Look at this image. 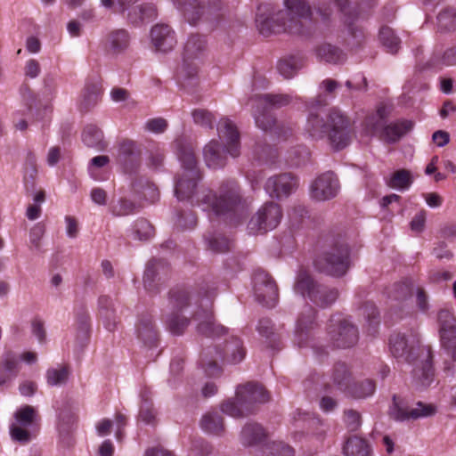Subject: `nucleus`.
Returning a JSON list of instances; mask_svg holds the SVG:
<instances>
[{
    "instance_id": "obj_1",
    "label": "nucleus",
    "mask_w": 456,
    "mask_h": 456,
    "mask_svg": "<svg viewBox=\"0 0 456 456\" xmlns=\"http://www.w3.org/2000/svg\"><path fill=\"white\" fill-rule=\"evenodd\" d=\"M216 295L214 283H201V370L206 376L214 379L222 375L224 361L236 364L246 356L243 342L238 337L225 339L224 347L221 348L219 341L227 330L215 320L213 303Z\"/></svg>"
},
{
    "instance_id": "obj_2",
    "label": "nucleus",
    "mask_w": 456,
    "mask_h": 456,
    "mask_svg": "<svg viewBox=\"0 0 456 456\" xmlns=\"http://www.w3.org/2000/svg\"><path fill=\"white\" fill-rule=\"evenodd\" d=\"M324 105L325 103L319 99L312 102L305 125V132L313 140L326 138L335 151L343 150L349 145L354 134L351 120L337 108L330 109L324 118L316 110L317 108Z\"/></svg>"
},
{
    "instance_id": "obj_3",
    "label": "nucleus",
    "mask_w": 456,
    "mask_h": 456,
    "mask_svg": "<svg viewBox=\"0 0 456 456\" xmlns=\"http://www.w3.org/2000/svg\"><path fill=\"white\" fill-rule=\"evenodd\" d=\"M286 13H273L269 4L257 7L256 23L259 32L268 37L272 34L289 32L306 35L305 26L311 21V9L305 0H285Z\"/></svg>"
},
{
    "instance_id": "obj_4",
    "label": "nucleus",
    "mask_w": 456,
    "mask_h": 456,
    "mask_svg": "<svg viewBox=\"0 0 456 456\" xmlns=\"http://www.w3.org/2000/svg\"><path fill=\"white\" fill-rule=\"evenodd\" d=\"M221 144L211 141L204 148V159L208 167H223L226 162V154L237 158L240 154V132L229 118H221L217 125Z\"/></svg>"
},
{
    "instance_id": "obj_5",
    "label": "nucleus",
    "mask_w": 456,
    "mask_h": 456,
    "mask_svg": "<svg viewBox=\"0 0 456 456\" xmlns=\"http://www.w3.org/2000/svg\"><path fill=\"white\" fill-rule=\"evenodd\" d=\"M201 190V203L211 206L216 215L227 216L231 222L237 224L242 218L246 208V201L242 199L240 189L235 180H228L220 186L217 197L211 191Z\"/></svg>"
},
{
    "instance_id": "obj_6",
    "label": "nucleus",
    "mask_w": 456,
    "mask_h": 456,
    "mask_svg": "<svg viewBox=\"0 0 456 456\" xmlns=\"http://www.w3.org/2000/svg\"><path fill=\"white\" fill-rule=\"evenodd\" d=\"M314 265L321 273L336 278L344 276L351 266L348 245L340 238L328 239L316 256Z\"/></svg>"
},
{
    "instance_id": "obj_7",
    "label": "nucleus",
    "mask_w": 456,
    "mask_h": 456,
    "mask_svg": "<svg viewBox=\"0 0 456 456\" xmlns=\"http://www.w3.org/2000/svg\"><path fill=\"white\" fill-rule=\"evenodd\" d=\"M199 69L200 36L191 34L184 44L177 73L178 83L188 93L194 91L199 86Z\"/></svg>"
},
{
    "instance_id": "obj_8",
    "label": "nucleus",
    "mask_w": 456,
    "mask_h": 456,
    "mask_svg": "<svg viewBox=\"0 0 456 456\" xmlns=\"http://www.w3.org/2000/svg\"><path fill=\"white\" fill-rule=\"evenodd\" d=\"M294 290L322 308L332 305L338 297L337 289L316 281L310 272L305 268H301L297 273Z\"/></svg>"
},
{
    "instance_id": "obj_9",
    "label": "nucleus",
    "mask_w": 456,
    "mask_h": 456,
    "mask_svg": "<svg viewBox=\"0 0 456 456\" xmlns=\"http://www.w3.org/2000/svg\"><path fill=\"white\" fill-rule=\"evenodd\" d=\"M195 292L189 287L177 286L168 292V302L173 312L167 315L165 323L167 329L173 335H182L190 323V320L178 314L179 311L188 307Z\"/></svg>"
},
{
    "instance_id": "obj_10",
    "label": "nucleus",
    "mask_w": 456,
    "mask_h": 456,
    "mask_svg": "<svg viewBox=\"0 0 456 456\" xmlns=\"http://www.w3.org/2000/svg\"><path fill=\"white\" fill-rule=\"evenodd\" d=\"M343 13L344 22L347 27V37L345 44L351 50L362 47L366 41L363 28L357 25V21L366 19L369 14L362 10V6L351 8L347 0H332Z\"/></svg>"
},
{
    "instance_id": "obj_11",
    "label": "nucleus",
    "mask_w": 456,
    "mask_h": 456,
    "mask_svg": "<svg viewBox=\"0 0 456 456\" xmlns=\"http://www.w3.org/2000/svg\"><path fill=\"white\" fill-rule=\"evenodd\" d=\"M327 334L333 346L337 348L352 347L359 339L357 327L342 314H334L330 317Z\"/></svg>"
},
{
    "instance_id": "obj_12",
    "label": "nucleus",
    "mask_w": 456,
    "mask_h": 456,
    "mask_svg": "<svg viewBox=\"0 0 456 456\" xmlns=\"http://www.w3.org/2000/svg\"><path fill=\"white\" fill-rule=\"evenodd\" d=\"M315 314L316 311L314 307L309 305H305L297 321L295 343L300 348L307 346L312 347L314 352L318 356L322 357L327 355L328 352L324 348L319 347L313 343L314 330L317 325L315 322Z\"/></svg>"
},
{
    "instance_id": "obj_13",
    "label": "nucleus",
    "mask_w": 456,
    "mask_h": 456,
    "mask_svg": "<svg viewBox=\"0 0 456 456\" xmlns=\"http://www.w3.org/2000/svg\"><path fill=\"white\" fill-rule=\"evenodd\" d=\"M389 350L401 362H414L419 357L420 342L417 334L395 333L389 338Z\"/></svg>"
},
{
    "instance_id": "obj_14",
    "label": "nucleus",
    "mask_w": 456,
    "mask_h": 456,
    "mask_svg": "<svg viewBox=\"0 0 456 456\" xmlns=\"http://www.w3.org/2000/svg\"><path fill=\"white\" fill-rule=\"evenodd\" d=\"M282 218V210L278 203L266 202L248 224L250 233H265L278 226Z\"/></svg>"
},
{
    "instance_id": "obj_15",
    "label": "nucleus",
    "mask_w": 456,
    "mask_h": 456,
    "mask_svg": "<svg viewBox=\"0 0 456 456\" xmlns=\"http://www.w3.org/2000/svg\"><path fill=\"white\" fill-rule=\"evenodd\" d=\"M254 292L259 303L266 307H274L278 302V286L273 278L263 270L256 271L253 276Z\"/></svg>"
},
{
    "instance_id": "obj_16",
    "label": "nucleus",
    "mask_w": 456,
    "mask_h": 456,
    "mask_svg": "<svg viewBox=\"0 0 456 456\" xmlns=\"http://www.w3.org/2000/svg\"><path fill=\"white\" fill-rule=\"evenodd\" d=\"M170 275V266L163 259H152L147 264L143 285L145 289L152 295L160 292L162 285L166 283Z\"/></svg>"
},
{
    "instance_id": "obj_17",
    "label": "nucleus",
    "mask_w": 456,
    "mask_h": 456,
    "mask_svg": "<svg viewBox=\"0 0 456 456\" xmlns=\"http://www.w3.org/2000/svg\"><path fill=\"white\" fill-rule=\"evenodd\" d=\"M37 416V411L31 405H24L18 409L14 413V422L10 425L12 439L20 443H28L31 438L28 428L34 424Z\"/></svg>"
},
{
    "instance_id": "obj_18",
    "label": "nucleus",
    "mask_w": 456,
    "mask_h": 456,
    "mask_svg": "<svg viewBox=\"0 0 456 456\" xmlns=\"http://www.w3.org/2000/svg\"><path fill=\"white\" fill-rule=\"evenodd\" d=\"M269 399V393L258 383L248 382L237 387L236 400H238L241 405H245L247 413H254L256 403H265L268 402Z\"/></svg>"
},
{
    "instance_id": "obj_19",
    "label": "nucleus",
    "mask_w": 456,
    "mask_h": 456,
    "mask_svg": "<svg viewBox=\"0 0 456 456\" xmlns=\"http://www.w3.org/2000/svg\"><path fill=\"white\" fill-rule=\"evenodd\" d=\"M339 181L332 171H327L318 175L311 183L310 196L319 201L335 198L339 191Z\"/></svg>"
},
{
    "instance_id": "obj_20",
    "label": "nucleus",
    "mask_w": 456,
    "mask_h": 456,
    "mask_svg": "<svg viewBox=\"0 0 456 456\" xmlns=\"http://www.w3.org/2000/svg\"><path fill=\"white\" fill-rule=\"evenodd\" d=\"M298 186V179L290 173H282L269 177L265 184V191L273 198L289 197Z\"/></svg>"
},
{
    "instance_id": "obj_21",
    "label": "nucleus",
    "mask_w": 456,
    "mask_h": 456,
    "mask_svg": "<svg viewBox=\"0 0 456 456\" xmlns=\"http://www.w3.org/2000/svg\"><path fill=\"white\" fill-rule=\"evenodd\" d=\"M436 412V408L432 403L418 402L415 407H403L400 405V398L395 395L393 396V409L391 414L396 420L403 421L411 419H417L426 418L434 415Z\"/></svg>"
},
{
    "instance_id": "obj_22",
    "label": "nucleus",
    "mask_w": 456,
    "mask_h": 456,
    "mask_svg": "<svg viewBox=\"0 0 456 456\" xmlns=\"http://www.w3.org/2000/svg\"><path fill=\"white\" fill-rule=\"evenodd\" d=\"M200 178V171L193 174L183 173L176 181L175 192L180 201H188L191 205L200 203L198 194V180Z\"/></svg>"
},
{
    "instance_id": "obj_23",
    "label": "nucleus",
    "mask_w": 456,
    "mask_h": 456,
    "mask_svg": "<svg viewBox=\"0 0 456 456\" xmlns=\"http://www.w3.org/2000/svg\"><path fill=\"white\" fill-rule=\"evenodd\" d=\"M151 40L158 52L167 53L176 45L175 32L167 24L159 23L151 29Z\"/></svg>"
},
{
    "instance_id": "obj_24",
    "label": "nucleus",
    "mask_w": 456,
    "mask_h": 456,
    "mask_svg": "<svg viewBox=\"0 0 456 456\" xmlns=\"http://www.w3.org/2000/svg\"><path fill=\"white\" fill-rule=\"evenodd\" d=\"M141 151L136 143L131 140H125L118 147V162L126 173H133L140 164Z\"/></svg>"
},
{
    "instance_id": "obj_25",
    "label": "nucleus",
    "mask_w": 456,
    "mask_h": 456,
    "mask_svg": "<svg viewBox=\"0 0 456 456\" xmlns=\"http://www.w3.org/2000/svg\"><path fill=\"white\" fill-rule=\"evenodd\" d=\"M330 380L331 384L324 385L326 392L331 393L333 388H336L346 394L353 381L352 372L345 362H338L333 366Z\"/></svg>"
},
{
    "instance_id": "obj_26",
    "label": "nucleus",
    "mask_w": 456,
    "mask_h": 456,
    "mask_svg": "<svg viewBox=\"0 0 456 456\" xmlns=\"http://www.w3.org/2000/svg\"><path fill=\"white\" fill-rule=\"evenodd\" d=\"M98 317L109 331L117 329L119 319L116 314L114 302L109 296L103 295L98 298Z\"/></svg>"
},
{
    "instance_id": "obj_27",
    "label": "nucleus",
    "mask_w": 456,
    "mask_h": 456,
    "mask_svg": "<svg viewBox=\"0 0 456 456\" xmlns=\"http://www.w3.org/2000/svg\"><path fill=\"white\" fill-rule=\"evenodd\" d=\"M262 110L259 113H255L256 125L264 131L273 130L274 133L282 139H287L292 134L289 127H283L276 124L275 118L271 114L269 108L261 105Z\"/></svg>"
},
{
    "instance_id": "obj_28",
    "label": "nucleus",
    "mask_w": 456,
    "mask_h": 456,
    "mask_svg": "<svg viewBox=\"0 0 456 456\" xmlns=\"http://www.w3.org/2000/svg\"><path fill=\"white\" fill-rule=\"evenodd\" d=\"M137 338L147 347H155L159 343V334L151 316L141 318L137 325Z\"/></svg>"
},
{
    "instance_id": "obj_29",
    "label": "nucleus",
    "mask_w": 456,
    "mask_h": 456,
    "mask_svg": "<svg viewBox=\"0 0 456 456\" xmlns=\"http://www.w3.org/2000/svg\"><path fill=\"white\" fill-rule=\"evenodd\" d=\"M130 39V35L126 29H115L108 34L105 46L110 53L118 54L128 48Z\"/></svg>"
},
{
    "instance_id": "obj_30",
    "label": "nucleus",
    "mask_w": 456,
    "mask_h": 456,
    "mask_svg": "<svg viewBox=\"0 0 456 456\" xmlns=\"http://www.w3.org/2000/svg\"><path fill=\"white\" fill-rule=\"evenodd\" d=\"M158 10L154 4L143 3L133 7L127 14L128 20L134 25H139L143 21H150L156 19Z\"/></svg>"
},
{
    "instance_id": "obj_31",
    "label": "nucleus",
    "mask_w": 456,
    "mask_h": 456,
    "mask_svg": "<svg viewBox=\"0 0 456 456\" xmlns=\"http://www.w3.org/2000/svg\"><path fill=\"white\" fill-rule=\"evenodd\" d=\"M413 126V123L402 119L390 123L383 128L381 137L388 142L398 141L403 135L408 133Z\"/></svg>"
},
{
    "instance_id": "obj_32",
    "label": "nucleus",
    "mask_w": 456,
    "mask_h": 456,
    "mask_svg": "<svg viewBox=\"0 0 456 456\" xmlns=\"http://www.w3.org/2000/svg\"><path fill=\"white\" fill-rule=\"evenodd\" d=\"M267 436L264 428L257 423L246 424L240 433L241 444L245 446L258 444Z\"/></svg>"
},
{
    "instance_id": "obj_33",
    "label": "nucleus",
    "mask_w": 456,
    "mask_h": 456,
    "mask_svg": "<svg viewBox=\"0 0 456 456\" xmlns=\"http://www.w3.org/2000/svg\"><path fill=\"white\" fill-rule=\"evenodd\" d=\"M256 330L265 339L267 346L272 349H279L281 339L280 335L275 332L273 322L269 318H261L258 321Z\"/></svg>"
},
{
    "instance_id": "obj_34",
    "label": "nucleus",
    "mask_w": 456,
    "mask_h": 456,
    "mask_svg": "<svg viewBox=\"0 0 456 456\" xmlns=\"http://www.w3.org/2000/svg\"><path fill=\"white\" fill-rule=\"evenodd\" d=\"M140 206L134 200L126 197H120L117 200H112L110 205V212L115 217H124L138 213Z\"/></svg>"
},
{
    "instance_id": "obj_35",
    "label": "nucleus",
    "mask_w": 456,
    "mask_h": 456,
    "mask_svg": "<svg viewBox=\"0 0 456 456\" xmlns=\"http://www.w3.org/2000/svg\"><path fill=\"white\" fill-rule=\"evenodd\" d=\"M375 391V381L370 379H366L361 381H352L350 387L346 392V395L354 399H365L371 396Z\"/></svg>"
},
{
    "instance_id": "obj_36",
    "label": "nucleus",
    "mask_w": 456,
    "mask_h": 456,
    "mask_svg": "<svg viewBox=\"0 0 456 456\" xmlns=\"http://www.w3.org/2000/svg\"><path fill=\"white\" fill-rule=\"evenodd\" d=\"M440 324L441 341L454 338L456 336V319L449 310H441L437 315Z\"/></svg>"
},
{
    "instance_id": "obj_37",
    "label": "nucleus",
    "mask_w": 456,
    "mask_h": 456,
    "mask_svg": "<svg viewBox=\"0 0 456 456\" xmlns=\"http://www.w3.org/2000/svg\"><path fill=\"white\" fill-rule=\"evenodd\" d=\"M175 144L179 159L185 169L184 173L193 174L195 171H198L195 169L197 159L190 145H183L181 140H176Z\"/></svg>"
},
{
    "instance_id": "obj_38",
    "label": "nucleus",
    "mask_w": 456,
    "mask_h": 456,
    "mask_svg": "<svg viewBox=\"0 0 456 456\" xmlns=\"http://www.w3.org/2000/svg\"><path fill=\"white\" fill-rule=\"evenodd\" d=\"M82 140L84 143L92 148H97L98 150H104L107 146L103 141V134L94 125H87L83 131Z\"/></svg>"
},
{
    "instance_id": "obj_39",
    "label": "nucleus",
    "mask_w": 456,
    "mask_h": 456,
    "mask_svg": "<svg viewBox=\"0 0 456 456\" xmlns=\"http://www.w3.org/2000/svg\"><path fill=\"white\" fill-rule=\"evenodd\" d=\"M317 56L329 63L338 64L346 60V54L337 46L330 44H323L316 49Z\"/></svg>"
},
{
    "instance_id": "obj_40",
    "label": "nucleus",
    "mask_w": 456,
    "mask_h": 456,
    "mask_svg": "<svg viewBox=\"0 0 456 456\" xmlns=\"http://www.w3.org/2000/svg\"><path fill=\"white\" fill-rule=\"evenodd\" d=\"M346 456H369L370 448L366 440L358 436L349 437L343 448Z\"/></svg>"
},
{
    "instance_id": "obj_41",
    "label": "nucleus",
    "mask_w": 456,
    "mask_h": 456,
    "mask_svg": "<svg viewBox=\"0 0 456 456\" xmlns=\"http://www.w3.org/2000/svg\"><path fill=\"white\" fill-rule=\"evenodd\" d=\"M379 41L390 53H396L400 49L401 39L388 26H382L379 34Z\"/></svg>"
},
{
    "instance_id": "obj_42",
    "label": "nucleus",
    "mask_w": 456,
    "mask_h": 456,
    "mask_svg": "<svg viewBox=\"0 0 456 456\" xmlns=\"http://www.w3.org/2000/svg\"><path fill=\"white\" fill-rule=\"evenodd\" d=\"M444 66H456V45L446 49L444 53H435L428 62V68L441 69Z\"/></svg>"
},
{
    "instance_id": "obj_43",
    "label": "nucleus",
    "mask_w": 456,
    "mask_h": 456,
    "mask_svg": "<svg viewBox=\"0 0 456 456\" xmlns=\"http://www.w3.org/2000/svg\"><path fill=\"white\" fill-rule=\"evenodd\" d=\"M303 64L304 60L302 57L292 55L280 60L277 69L280 74L285 78H290L297 73Z\"/></svg>"
},
{
    "instance_id": "obj_44",
    "label": "nucleus",
    "mask_w": 456,
    "mask_h": 456,
    "mask_svg": "<svg viewBox=\"0 0 456 456\" xmlns=\"http://www.w3.org/2000/svg\"><path fill=\"white\" fill-rule=\"evenodd\" d=\"M102 94V88L98 84H87L83 91L81 109L89 110L99 102Z\"/></svg>"
},
{
    "instance_id": "obj_45",
    "label": "nucleus",
    "mask_w": 456,
    "mask_h": 456,
    "mask_svg": "<svg viewBox=\"0 0 456 456\" xmlns=\"http://www.w3.org/2000/svg\"><path fill=\"white\" fill-rule=\"evenodd\" d=\"M413 182L411 174L407 169H399L393 173L387 185L401 191L408 190Z\"/></svg>"
},
{
    "instance_id": "obj_46",
    "label": "nucleus",
    "mask_w": 456,
    "mask_h": 456,
    "mask_svg": "<svg viewBox=\"0 0 456 456\" xmlns=\"http://www.w3.org/2000/svg\"><path fill=\"white\" fill-rule=\"evenodd\" d=\"M201 428L210 434H221L224 430L222 416L216 411L205 414L201 418Z\"/></svg>"
},
{
    "instance_id": "obj_47",
    "label": "nucleus",
    "mask_w": 456,
    "mask_h": 456,
    "mask_svg": "<svg viewBox=\"0 0 456 456\" xmlns=\"http://www.w3.org/2000/svg\"><path fill=\"white\" fill-rule=\"evenodd\" d=\"M361 310L368 322L367 331L369 335L374 336L379 324V315L376 305L371 302H366L362 305Z\"/></svg>"
},
{
    "instance_id": "obj_48",
    "label": "nucleus",
    "mask_w": 456,
    "mask_h": 456,
    "mask_svg": "<svg viewBox=\"0 0 456 456\" xmlns=\"http://www.w3.org/2000/svg\"><path fill=\"white\" fill-rule=\"evenodd\" d=\"M0 368L16 378L20 371V358L11 350H6L0 357Z\"/></svg>"
},
{
    "instance_id": "obj_49",
    "label": "nucleus",
    "mask_w": 456,
    "mask_h": 456,
    "mask_svg": "<svg viewBox=\"0 0 456 456\" xmlns=\"http://www.w3.org/2000/svg\"><path fill=\"white\" fill-rule=\"evenodd\" d=\"M133 234L134 239L147 240L154 234V227L145 218H138L133 224Z\"/></svg>"
},
{
    "instance_id": "obj_50",
    "label": "nucleus",
    "mask_w": 456,
    "mask_h": 456,
    "mask_svg": "<svg viewBox=\"0 0 456 456\" xmlns=\"http://www.w3.org/2000/svg\"><path fill=\"white\" fill-rule=\"evenodd\" d=\"M181 9L187 21L191 25L196 26L200 20V2L198 0H186L182 4Z\"/></svg>"
},
{
    "instance_id": "obj_51",
    "label": "nucleus",
    "mask_w": 456,
    "mask_h": 456,
    "mask_svg": "<svg viewBox=\"0 0 456 456\" xmlns=\"http://www.w3.org/2000/svg\"><path fill=\"white\" fill-rule=\"evenodd\" d=\"M413 286L410 281L397 282L388 291V297L395 300H403L412 294Z\"/></svg>"
},
{
    "instance_id": "obj_52",
    "label": "nucleus",
    "mask_w": 456,
    "mask_h": 456,
    "mask_svg": "<svg viewBox=\"0 0 456 456\" xmlns=\"http://www.w3.org/2000/svg\"><path fill=\"white\" fill-rule=\"evenodd\" d=\"M260 105L269 107L281 108L288 105L291 102V97L289 94H263L258 97Z\"/></svg>"
},
{
    "instance_id": "obj_53",
    "label": "nucleus",
    "mask_w": 456,
    "mask_h": 456,
    "mask_svg": "<svg viewBox=\"0 0 456 456\" xmlns=\"http://www.w3.org/2000/svg\"><path fill=\"white\" fill-rule=\"evenodd\" d=\"M437 21L441 29L448 31L456 29V11L451 8L440 12Z\"/></svg>"
},
{
    "instance_id": "obj_54",
    "label": "nucleus",
    "mask_w": 456,
    "mask_h": 456,
    "mask_svg": "<svg viewBox=\"0 0 456 456\" xmlns=\"http://www.w3.org/2000/svg\"><path fill=\"white\" fill-rule=\"evenodd\" d=\"M175 225L182 231L193 229L197 225L196 213L191 210L180 211Z\"/></svg>"
},
{
    "instance_id": "obj_55",
    "label": "nucleus",
    "mask_w": 456,
    "mask_h": 456,
    "mask_svg": "<svg viewBox=\"0 0 456 456\" xmlns=\"http://www.w3.org/2000/svg\"><path fill=\"white\" fill-rule=\"evenodd\" d=\"M264 453L266 456H293L294 450L283 442H273L265 446Z\"/></svg>"
},
{
    "instance_id": "obj_56",
    "label": "nucleus",
    "mask_w": 456,
    "mask_h": 456,
    "mask_svg": "<svg viewBox=\"0 0 456 456\" xmlns=\"http://www.w3.org/2000/svg\"><path fill=\"white\" fill-rule=\"evenodd\" d=\"M256 159L265 163L274 162L277 157V150L269 144L257 143L255 149Z\"/></svg>"
},
{
    "instance_id": "obj_57",
    "label": "nucleus",
    "mask_w": 456,
    "mask_h": 456,
    "mask_svg": "<svg viewBox=\"0 0 456 456\" xmlns=\"http://www.w3.org/2000/svg\"><path fill=\"white\" fill-rule=\"evenodd\" d=\"M69 376V370L66 367L59 369H49L46 371V380L50 386H59L66 382Z\"/></svg>"
},
{
    "instance_id": "obj_58",
    "label": "nucleus",
    "mask_w": 456,
    "mask_h": 456,
    "mask_svg": "<svg viewBox=\"0 0 456 456\" xmlns=\"http://www.w3.org/2000/svg\"><path fill=\"white\" fill-rule=\"evenodd\" d=\"M221 409L224 413L233 418H240L249 414L247 413L245 405H241L238 400L237 402L232 400H227L224 402Z\"/></svg>"
},
{
    "instance_id": "obj_59",
    "label": "nucleus",
    "mask_w": 456,
    "mask_h": 456,
    "mask_svg": "<svg viewBox=\"0 0 456 456\" xmlns=\"http://www.w3.org/2000/svg\"><path fill=\"white\" fill-rule=\"evenodd\" d=\"M142 404L140 407L139 417L142 421L146 424H153L156 418V411L153 408L152 403L144 398V395H142Z\"/></svg>"
},
{
    "instance_id": "obj_60",
    "label": "nucleus",
    "mask_w": 456,
    "mask_h": 456,
    "mask_svg": "<svg viewBox=\"0 0 456 456\" xmlns=\"http://www.w3.org/2000/svg\"><path fill=\"white\" fill-rule=\"evenodd\" d=\"M231 241L224 236L217 235L208 240V248L215 253H224L230 249Z\"/></svg>"
},
{
    "instance_id": "obj_61",
    "label": "nucleus",
    "mask_w": 456,
    "mask_h": 456,
    "mask_svg": "<svg viewBox=\"0 0 456 456\" xmlns=\"http://www.w3.org/2000/svg\"><path fill=\"white\" fill-rule=\"evenodd\" d=\"M45 232V224L42 223H37V224H35L29 232L30 244L37 250L40 249V247H41L40 240H41L42 237L44 236Z\"/></svg>"
},
{
    "instance_id": "obj_62",
    "label": "nucleus",
    "mask_w": 456,
    "mask_h": 456,
    "mask_svg": "<svg viewBox=\"0 0 456 456\" xmlns=\"http://www.w3.org/2000/svg\"><path fill=\"white\" fill-rule=\"evenodd\" d=\"M345 422L349 431H356L362 425L361 414L354 410L345 411Z\"/></svg>"
},
{
    "instance_id": "obj_63",
    "label": "nucleus",
    "mask_w": 456,
    "mask_h": 456,
    "mask_svg": "<svg viewBox=\"0 0 456 456\" xmlns=\"http://www.w3.org/2000/svg\"><path fill=\"white\" fill-rule=\"evenodd\" d=\"M168 126L167 121L163 118H155L149 119L145 124V128L154 134L164 133Z\"/></svg>"
},
{
    "instance_id": "obj_64",
    "label": "nucleus",
    "mask_w": 456,
    "mask_h": 456,
    "mask_svg": "<svg viewBox=\"0 0 456 456\" xmlns=\"http://www.w3.org/2000/svg\"><path fill=\"white\" fill-rule=\"evenodd\" d=\"M165 159L164 150L159 146H155L150 151V164L151 167L158 168L163 165Z\"/></svg>"
}]
</instances>
